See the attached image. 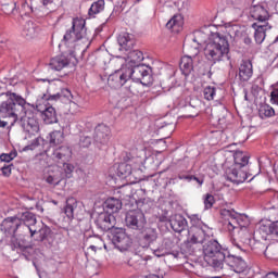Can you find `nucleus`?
Instances as JSON below:
<instances>
[{
  "label": "nucleus",
  "mask_w": 278,
  "mask_h": 278,
  "mask_svg": "<svg viewBox=\"0 0 278 278\" xmlns=\"http://www.w3.org/2000/svg\"><path fill=\"white\" fill-rule=\"evenodd\" d=\"M131 164L129 163H121L116 168V175L121 179H127L129 175H131Z\"/></svg>",
  "instance_id": "obj_33"
},
{
  "label": "nucleus",
  "mask_w": 278,
  "mask_h": 278,
  "mask_svg": "<svg viewBox=\"0 0 278 278\" xmlns=\"http://www.w3.org/2000/svg\"><path fill=\"white\" fill-rule=\"evenodd\" d=\"M73 99V93L68 89H62L60 92L54 94L43 93L41 96L42 101H71Z\"/></svg>",
  "instance_id": "obj_24"
},
{
  "label": "nucleus",
  "mask_w": 278,
  "mask_h": 278,
  "mask_svg": "<svg viewBox=\"0 0 278 278\" xmlns=\"http://www.w3.org/2000/svg\"><path fill=\"white\" fill-rule=\"evenodd\" d=\"M128 60H130L132 64H140V62L144 60V54L140 50H130L128 52Z\"/></svg>",
  "instance_id": "obj_37"
},
{
  "label": "nucleus",
  "mask_w": 278,
  "mask_h": 278,
  "mask_svg": "<svg viewBox=\"0 0 278 278\" xmlns=\"http://www.w3.org/2000/svg\"><path fill=\"white\" fill-rule=\"evenodd\" d=\"M46 181L47 184H50V186H58L60 184V179L51 175L46 178Z\"/></svg>",
  "instance_id": "obj_50"
},
{
  "label": "nucleus",
  "mask_w": 278,
  "mask_h": 278,
  "mask_svg": "<svg viewBox=\"0 0 278 278\" xmlns=\"http://www.w3.org/2000/svg\"><path fill=\"white\" fill-rule=\"evenodd\" d=\"M253 77V62L249 59L242 60L239 65V79L241 83L249 81Z\"/></svg>",
  "instance_id": "obj_19"
},
{
  "label": "nucleus",
  "mask_w": 278,
  "mask_h": 278,
  "mask_svg": "<svg viewBox=\"0 0 278 278\" xmlns=\"http://www.w3.org/2000/svg\"><path fill=\"white\" fill-rule=\"evenodd\" d=\"M178 179L184 180V181H192V175L178 173Z\"/></svg>",
  "instance_id": "obj_52"
},
{
  "label": "nucleus",
  "mask_w": 278,
  "mask_h": 278,
  "mask_svg": "<svg viewBox=\"0 0 278 278\" xmlns=\"http://www.w3.org/2000/svg\"><path fill=\"white\" fill-rule=\"evenodd\" d=\"M217 90H218V88H216L214 86H206L203 90L204 99L206 101H214V99H216Z\"/></svg>",
  "instance_id": "obj_39"
},
{
  "label": "nucleus",
  "mask_w": 278,
  "mask_h": 278,
  "mask_svg": "<svg viewBox=\"0 0 278 278\" xmlns=\"http://www.w3.org/2000/svg\"><path fill=\"white\" fill-rule=\"evenodd\" d=\"M96 227L100 229V231H112V229H116V217L109 213H100L94 220Z\"/></svg>",
  "instance_id": "obj_14"
},
{
  "label": "nucleus",
  "mask_w": 278,
  "mask_h": 278,
  "mask_svg": "<svg viewBox=\"0 0 278 278\" xmlns=\"http://www.w3.org/2000/svg\"><path fill=\"white\" fill-rule=\"evenodd\" d=\"M249 244H251V230L249 228L237 229V240L232 239V253L233 251L247 253L249 251Z\"/></svg>",
  "instance_id": "obj_10"
},
{
  "label": "nucleus",
  "mask_w": 278,
  "mask_h": 278,
  "mask_svg": "<svg viewBox=\"0 0 278 278\" xmlns=\"http://www.w3.org/2000/svg\"><path fill=\"white\" fill-rule=\"evenodd\" d=\"M63 164V168L65 170V175L67 178H71V175H73V170H75V166L71 163H61Z\"/></svg>",
  "instance_id": "obj_47"
},
{
  "label": "nucleus",
  "mask_w": 278,
  "mask_h": 278,
  "mask_svg": "<svg viewBox=\"0 0 278 278\" xmlns=\"http://www.w3.org/2000/svg\"><path fill=\"white\" fill-rule=\"evenodd\" d=\"M264 255L268 260H278V242L267 245L264 250Z\"/></svg>",
  "instance_id": "obj_35"
},
{
  "label": "nucleus",
  "mask_w": 278,
  "mask_h": 278,
  "mask_svg": "<svg viewBox=\"0 0 278 278\" xmlns=\"http://www.w3.org/2000/svg\"><path fill=\"white\" fill-rule=\"evenodd\" d=\"M77 210V199L68 198L64 207V214L67 218H75V211Z\"/></svg>",
  "instance_id": "obj_32"
},
{
  "label": "nucleus",
  "mask_w": 278,
  "mask_h": 278,
  "mask_svg": "<svg viewBox=\"0 0 278 278\" xmlns=\"http://www.w3.org/2000/svg\"><path fill=\"white\" fill-rule=\"evenodd\" d=\"M154 255H155L156 257H163V255H164V250H160V249L154 250Z\"/></svg>",
  "instance_id": "obj_56"
},
{
  "label": "nucleus",
  "mask_w": 278,
  "mask_h": 278,
  "mask_svg": "<svg viewBox=\"0 0 278 278\" xmlns=\"http://www.w3.org/2000/svg\"><path fill=\"white\" fill-rule=\"evenodd\" d=\"M16 155H18V152H16V150H13L10 153H2L0 155V160L1 162H5L7 164H10V162H12V160H14Z\"/></svg>",
  "instance_id": "obj_43"
},
{
  "label": "nucleus",
  "mask_w": 278,
  "mask_h": 278,
  "mask_svg": "<svg viewBox=\"0 0 278 278\" xmlns=\"http://www.w3.org/2000/svg\"><path fill=\"white\" fill-rule=\"evenodd\" d=\"M38 81H49V79H39Z\"/></svg>",
  "instance_id": "obj_64"
},
{
  "label": "nucleus",
  "mask_w": 278,
  "mask_h": 278,
  "mask_svg": "<svg viewBox=\"0 0 278 278\" xmlns=\"http://www.w3.org/2000/svg\"><path fill=\"white\" fill-rule=\"evenodd\" d=\"M131 160H134V157L131 156V153L125 152L124 162L122 164H129V162H131Z\"/></svg>",
  "instance_id": "obj_53"
},
{
  "label": "nucleus",
  "mask_w": 278,
  "mask_h": 278,
  "mask_svg": "<svg viewBox=\"0 0 278 278\" xmlns=\"http://www.w3.org/2000/svg\"><path fill=\"white\" fill-rule=\"evenodd\" d=\"M50 147H58V144H62L64 142V131L62 130H54L50 132Z\"/></svg>",
  "instance_id": "obj_34"
},
{
  "label": "nucleus",
  "mask_w": 278,
  "mask_h": 278,
  "mask_svg": "<svg viewBox=\"0 0 278 278\" xmlns=\"http://www.w3.org/2000/svg\"><path fill=\"white\" fill-rule=\"evenodd\" d=\"M40 142H45L41 137H36L28 146L23 148V151H34L40 147Z\"/></svg>",
  "instance_id": "obj_40"
},
{
  "label": "nucleus",
  "mask_w": 278,
  "mask_h": 278,
  "mask_svg": "<svg viewBox=\"0 0 278 278\" xmlns=\"http://www.w3.org/2000/svg\"><path fill=\"white\" fill-rule=\"evenodd\" d=\"M41 116L46 125H53L58 123V113L53 106H48L41 112Z\"/></svg>",
  "instance_id": "obj_28"
},
{
  "label": "nucleus",
  "mask_w": 278,
  "mask_h": 278,
  "mask_svg": "<svg viewBox=\"0 0 278 278\" xmlns=\"http://www.w3.org/2000/svg\"><path fill=\"white\" fill-rule=\"evenodd\" d=\"M104 214H116L123 208V202L116 198H109L103 203Z\"/></svg>",
  "instance_id": "obj_25"
},
{
  "label": "nucleus",
  "mask_w": 278,
  "mask_h": 278,
  "mask_svg": "<svg viewBox=\"0 0 278 278\" xmlns=\"http://www.w3.org/2000/svg\"><path fill=\"white\" fill-rule=\"evenodd\" d=\"M136 238L142 249H149V247L157 240V230L155 228H147L143 230L142 228L137 232Z\"/></svg>",
  "instance_id": "obj_12"
},
{
  "label": "nucleus",
  "mask_w": 278,
  "mask_h": 278,
  "mask_svg": "<svg viewBox=\"0 0 278 278\" xmlns=\"http://www.w3.org/2000/svg\"><path fill=\"white\" fill-rule=\"evenodd\" d=\"M43 5H49V3H53V0H41Z\"/></svg>",
  "instance_id": "obj_61"
},
{
  "label": "nucleus",
  "mask_w": 278,
  "mask_h": 278,
  "mask_svg": "<svg viewBox=\"0 0 278 278\" xmlns=\"http://www.w3.org/2000/svg\"><path fill=\"white\" fill-rule=\"evenodd\" d=\"M38 34H40V26L38 24L31 21L24 24L22 36L26 38V40H34V38H38Z\"/></svg>",
  "instance_id": "obj_21"
},
{
  "label": "nucleus",
  "mask_w": 278,
  "mask_h": 278,
  "mask_svg": "<svg viewBox=\"0 0 278 278\" xmlns=\"http://www.w3.org/2000/svg\"><path fill=\"white\" fill-rule=\"evenodd\" d=\"M252 29H254V40L256 45H262L264 40H266V31L269 29H273V26L270 24L265 23V24H260V23H253L252 24Z\"/></svg>",
  "instance_id": "obj_20"
},
{
  "label": "nucleus",
  "mask_w": 278,
  "mask_h": 278,
  "mask_svg": "<svg viewBox=\"0 0 278 278\" xmlns=\"http://www.w3.org/2000/svg\"><path fill=\"white\" fill-rule=\"evenodd\" d=\"M270 102L274 105H278V83L276 85H274V89L270 92Z\"/></svg>",
  "instance_id": "obj_46"
},
{
  "label": "nucleus",
  "mask_w": 278,
  "mask_h": 278,
  "mask_svg": "<svg viewBox=\"0 0 278 278\" xmlns=\"http://www.w3.org/2000/svg\"><path fill=\"white\" fill-rule=\"evenodd\" d=\"M167 29H172L175 34L181 31V27H184V17L181 15H174L167 23Z\"/></svg>",
  "instance_id": "obj_29"
},
{
  "label": "nucleus",
  "mask_w": 278,
  "mask_h": 278,
  "mask_svg": "<svg viewBox=\"0 0 278 278\" xmlns=\"http://www.w3.org/2000/svg\"><path fill=\"white\" fill-rule=\"evenodd\" d=\"M132 7H134L132 0H122V3L116 8L119 12H125V10L127 12L128 10H131Z\"/></svg>",
  "instance_id": "obj_44"
},
{
  "label": "nucleus",
  "mask_w": 278,
  "mask_h": 278,
  "mask_svg": "<svg viewBox=\"0 0 278 278\" xmlns=\"http://www.w3.org/2000/svg\"><path fill=\"white\" fill-rule=\"evenodd\" d=\"M160 223H170V217L168 216V211H165L161 215H159Z\"/></svg>",
  "instance_id": "obj_49"
},
{
  "label": "nucleus",
  "mask_w": 278,
  "mask_h": 278,
  "mask_svg": "<svg viewBox=\"0 0 278 278\" xmlns=\"http://www.w3.org/2000/svg\"><path fill=\"white\" fill-rule=\"evenodd\" d=\"M77 62V58L75 56V51L70 50L68 55L66 54H60L50 60L49 66L52 71H62L63 68H66L71 62Z\"/></svg>",
  "instance_id": "obj_11"
},
{
  "label": "nucleus",
  "mask_w": 278,
  "mask_h": 278,
  "mask_svg": "<svg viewBox=\"0 0 278 278\" xmlns=\"http://www.w3.org/2000/svg\"><path fill=\"white\" fill-rule=\"evenodd\" d=\"M220 216L226 223V229H228L229 233H233V231L238 229H249L251 225V219L245 214H240L235 210L222 208Z\"/></svg>",
  "instance_id": "obj_7"
},
{
  "label": "nucleus",
  "mask_w": 278,
  "mask_h": 278,
  "mask_svg": "<svg viewBox=\"0 0 278 278\" xmlns=\"http://www.w3.org/2000/svg\"><path fill=\"white\" fill-rule=\"evenodd\" d=\"M146 203H147V199L139 200V201L137 202V204L139 205V207H144Z\"/></svg>",
  "instance_id": "obj_59"
},
{
  "label": "nucleus",
  "mask_w": 278,
  "mask_h": 278,
  "mask_svg": "<svg viewBox=\"0 0 278 278\" xmlns=\"http://www.w3.org/2000/svg\"><path fill=\"white\" fill-rule=\"evenodd\" d=\"M193 42H197L199 47H204V55L208 62L216 64L217 62H225V60H231L229 55V34L211 33L207 37L205 33L198 30L194 34Z\"/></svg>",
  "instance_id": "obj_4"
},
{
  "label": "nucleus",
  "mask_w": 278,
  "mask_h": 278,
  "mask_svg": "<svg viewBox=\"0 0 278 278\" xmlns=\"http://www.w3.org/2000/svg\"><path fill=\"white\" fill-rule=\"evenodd\" d=\"M36 236H38L36 238V240H38V242H45V240H47V238H49V236H51V228L49 226L45 225L40 229H37Z\"/></svg>",
  "instance_id": "obj_38"
},
{
  "label": "nucleus",
  "mask_w": 278,
  "mask_h": 278,
  "mask_svg": "<svg viewBox=\"0 0 278 278\" xmlns=\"http://www.w3.org/2000/svg\"><path fill=\"white\" fill-rule=\"evenodd\" d=\"M80 39L77 38V35L75 34V30L73 27L66 30L65 35L63 36V39L61 41V45L64 47H70V45L74 46L75 42L79 41Z\"/></svg>",
  "instance_id": "obj_31"
},
{
  "label": "nucleus",
  "mask_w": 278,
  "mask_h": 278,
  "mask_svg": "<svg viewBox=\"0 0 278 278\" xmlns=\"http://www.w3.org/2000/svg\"><path fill=\"white\" fill-rule=\"evenodd\" d=\"M79 144L83 147V149H88V147L92 144V137L88 135L80 136Z\"/></svg>",
  "instance_id": "obj_45"
},
{
  "label": "nucleus",
  "mask_w": 278,
  "mask_h": 278,
  "mask_svg": "<svg viewBox=\"0 0 278 278\" xmlns=\"http://www.w3.org/2000/svg\"><path fill=\"white\" fill-rule=\"evenodd\" d=\"M117 42L124 51H131L134 45H136V39H134V35L129 33H122L117 37Z\"/></svg>",
  "instance_id": "obj_26"
},
{
  "label": "nucleus",
  "mask_w": 278,
  "mask_h": 278,
  "mask_svg": "<svg viewBox=\"0 0 278 278\" xmlns=\"http://www.w3.org/2000/svg\"><path fill=\"white\" fill-rule=\"evenodd\" d=\"M72 29L74 30V34H76L78 40H88V38H90V33H88L86 20H84V17H74L72 21Z\"/></svg>",
  "instance_id": "obj_16"
},
{
  "label": "nucleus",
  "mask_w": 278,
  "mask_h": 278,
  "mask_svg": "<svg viewBox=\"0 0 278 278\" xmlns=\"http://www.w3.org/2000/svg\"><path fill=\"white\" fill-rule=\"evenodd\" d=\"M250 15L252 16V18H254V21H258L257 23L261 25L268 23L266 21L270 18L268 10H266V8H264V5L262 4L252 5V8L250 9Z\"/></svg>",
  "instance_id": "obj_17"
},
{
  "label": "nucleus",
  "mask_w": 278,
  "mask_h": 278,
  "mask_svg": "<svg viewBox=\"0 0 278 278\" xmlns=\"http://www.w3.org/2000/svg\"><path fill=\"white\" fill-rule=\"evenodd\" d=\"M125 223L128 229H132V231H136V233H138L139 231H142V229H144V224L147 223V219H144V213H142V211L135 210L126 213Z\"/></svg>",
  "instance_id": "obj_9"
},
{
  "label": "nucleus",
  "mask_w": 278,
  "mask_h": 278,
  "mask_svg": "<svg viewBox=\"0 0 278 278\" xmlns=\"http://www.w3.org/2000/svg\"><path fill=\"white\" fill-rule=\"evenodd\" d=\"M112 138V129L105 124H99L94 128L93 140L99 144H108Z\"/></svg>",
  "instance_id": "obj_15"
},
{
  "label": "nucleus",
  "mask_w": 278,
  "mask_h": 278,
  "mask_svg": "<svg viewBox=\"0 0 278 278\" xmlns=\"http://www.w3.org/2000/svg\"><path fill=\"white\" fill-rule=\"evenodd\" d=\"M108 236L112 244H114L115 249L121 251V253H125V251H129V249L134 247V239L124 228L112 229Z\"/></svg>",
  "instance_id": "obj_8"
},
{
  "label": "nucleus",
  "mask_w": 278,
  "mask_h": 278,
  "mask_svg": "<svg viewBox=\"0 0 278 278\" xmlns=\"http://www.w3.org/2000/svg\"><path fill=\"white\" fill-rule=\"evenodd\" d=\"M179 68L185 77H189L192 71H194V61L192 60V56H182L179 62Z\"/></svg>",
  "instance_id": "obj_27"
},
{
  "label": "nucleus",
  "mask_w": 278,
  "mask_h": 278,
  "mask_svg": "<svg viewBox=\"0 0 278 278\" xmlns=\"http://www.w3.org/2000/svg\"><path fill=\"white\" fill-rule=\"evenodd\" d=\"M258 116L263 119L270 118V117L275 116V109H273V106H270L268 104H263L260 106Z\"/></svg>",
  "instance_id": "obj_36"
},
{
  "label": "nucleus",
  "mask_w": 278,
  "mask_h": 278,
  "mask_svg": "<svg viewBox=\"0 0 278 278\" xmlns=\"http://www.w3.org/2000/svg\"><path fill=\"white\" fill-rule=\"evenodd\" d=\"M12 166L14 165H4L3 167H1V172L4 177H10V175H12Z\"/></svg>",
  "instance_id": "obj_48"
},
{
  "label": "nucleus",
  "mask_w": 278,
  "mask_h": 278,
  "mask_svg": "<svg viewBox=\"0 0 278 278\" xmlns=\"http://www.w3.org/2000/svg\"><path fill=\"white\" fill-rule=\"evenodd\" d=\"M164 245L166 247V249H173L175 247V242H173V240L170 239H164Z\"/></svg>",
  "instance_id": "obj_54"
},
{
  "label": "nucleus",
  "mask_w": 278,
  "mask_h": 278,
  "mask_svg": "<svg viewBox=\"0 0 278 278\" xmlns=\"http://www.w3.org/2000/svg\"><path fill=\"white\" fill-rule=\"evenodd\" d=\"M192 226L188 232V238L186 243L191 244H203V253L205 257L212 260L214 268H223L225 264V258L229 255V250H225L220 247L218 241L211 239L210 233H212V228L201 219H192Z\"/></svg>",
  "instance_id": "obj_3"
},
{
  "label": "nucleus",
  "mask_w": 278,
  "mask_h": 278,
  "mask_svg": "<svg viewBox=\"0 0 278 278\" xmlns=\"http://www.w3.org/2000/svg\"><path fill=\"white\" fill-rule=\"evenodd\" d=\"M192 180L193 181H197V184H199V186H203V179H200L199 177H197V176H192Z\"/></svg>",
  "instance_id": "obj_58"
},
{
  "label": "nucleus",
  "mask_w": 278,
  "mask_h": 278,
  "mask_svg": "<svg viewBox=\"0 0 278 278\" xmlns=\"http://www.w3.org/2000/svg\"><path fill=\"white\" fill-rule=\"evenodd\" d=\"M129 79L142 84V86H151L153 84V70L144 64H138L131 68L116 70L109 75L108 85L110 88H123Z\"/></svg>",
  "instance_id": "obj_5"
},
{
  "label": "nucleus",
  "mask_w": 278,
  "mask_h": 278,
  "mask_svg": "<svg viewBox=\"0 0 278 278\" xmlns=\"http://www.w3.org/2000/svg\"><path fill=\"white\" fill-rule=\"evenodd\" d=\"M274 236H276V238H278V220L274 222Z\"/></svg>",
  "instance_id": "obj_57"
},
{
  "label": "nucleus",
  "mask_w": 278,
  "mask_h": 278,
  "mask_svg": "<svg viewBox=\"0 0 278 278\" xmlns=\"http://www.w3.org/2000/svg\"><path fill=\"white\" fill-rule=\"evenodd\" d=\"M37 224L36 214L25 211L4 218L0 225L5 238H10L9 247L11 250L24 255L25 260H29L34 255V245L27 241V238L36 236L38 232Z\"/></svg>",
  "instance_id": "obj_1"
},
{
  "label": "nucleus",
  "mask_w": 278,
  "mask_h": 278,
  "mask_svg": "<svg viewBox=\"0 0 278 278\" xmlns=\"http://www.w3.org/2000/svg\"><path fill=\"white\" fill-rule=\"evenodd\" d=\"M1 10L4 14H8V15L18 12V10H16V2L4 3L2 4Z\"/></svg>",
  "instance_id": "obj_41"
},
{
  "label": "nucleus",
  "mask_w": 278,
  "mask_h": 278,
  "mask_svg": "<svg viewBox=\"0 0 278 278\" xmlns=\"http://www.w3.org/2000/svg\"><path fill=\"white\" fill-rule=\"evenodd\" d=\"M214 203H216L214 195L211 193H206L204 195V210H212V207H214Z\"/></svg>",
  "instance_id": "obj_42"
},
{
  "label": "nucleus",
  "mask_w": 278,
  "mask_h": 278,
  "mask_svg": "<svg viewBox=\"0 0 278 278\" xmlns=\"http://www.w3.org/2000/svg\"><path fill=\"white\" fill-rule=\"evenodd\" d=\"M274 226L275 222H261L255 235L261 236L262 240H268V236H275Z\"/></svg>",
  "instance_id": "obj_23"
},
{
  "label": "nucleus",
  "mask_w": 278,
  "mask_h": 278,
  "mask_svg": "<svg viewBox=\"0 0 278 278\" xmlns=\"http://www.w3.org/2000/svg\"><path fill=\"white\" fill-rule=\"evenodd\" d=\"M249 153L244 151L237 150L233 153V164L225 167V177L228 181L232 184H244L249 179V173H247V167L249 166Z\"/></svg>",
  "instance_id": "obj_6"
},
{
  "label": "nucleus",
  "mask_w": 278,
  "mask_h": 278,
  "mask_svg": "<svg viewBox=\"0 0 278 278\" xmlns=\"http://www.w3.org/2000/svg\"><path fill=\"white\" fill-rule=\"evenodd\" d=\"M73 157V151L68 146H61L53 150L52 160L58 164H64L68 162Z\"/></svg>",
  "instance_id": "obj_18"
},
{
  "label": "nucleus",
  "mask_w": 278,
  "mask_h": 278,
  "mask_svg": "<svg viewBox=\"0 0 278 278\" xmlns=\"http://www.w3.org/2000/svg\"><path fill=\"white\" fill-rule=\"evenodd\" d=\"M169 225L176 233H181L188 227V219L181 214H175L170 217Z\"/></svg>",
  "instance_id": "obj_22"
},
{
  "label": "nucleus",
  "mask_w": 278,
  "mask_h": 278,
  "mask_svg": "<svg viewBox=\"0 0 278 278\" xmlns=\"http://www.w3.org/2000/svg\"><path fill=\"white\" fill-rule=\"evenodd\" d=\"M224 264L230 266L231 269L238 274L244 273L247 268H249L247 262L242 258V256H238L237 254H233L230 251H228V254H226Z\"/></svg>",
  "instance_id": "obj_13"
},
{
  "label": "nucleus",
  "mask_w": 278,
  "mask_h": 278,
  "mask_svg": "<svg viewBox=\"0 0 278 278\" xmlns=\"http://www.w3.org/2000/svg\"><path fill=\"white\" fill-rule=\"evenodd\" d=\"M8 127V122L0 119V128L5 129Z\"/></svg>",
  "instance_id": "obj_60"
},
{
  "label": "nucleus",
  "mask_w": 278,
  "mask_h": 278,
  "mask_svg": "<svg viewBox=\"0 0 278 278\" xmlns=\"http://www.w3.org/2000/svg\"><path fill=\"white\" fill-rule=\"evenodd\" d=\"M103 10H105V0H94L89 8L88 14L94 18L97 14H101Z\"/></svg>",
  "instance_id": "obj_30"
},
{
  "label": "nucleus",
  "mask_w": 278,
  "mask_h": 278,
  "mask_svg": "<svg viewBox=\"0 0 278 278\" xmlns=\"http://www.w3.org/2000/svg\"><path fill=\"white\" fill-rule=\"evenodd\" d=\"M89 249H91L92 251H97V248L94 245H90Z\"/></svg>",
  "instance_id": "obj_62"
},
{
  "label": "nucleus",
  "mask_w": 278,
  "mask_h": 278,
  "mask_svg": "<svg viewBox=\"0 0 278 278\" xmlns=\"http://www.w3.org/2000/svg\"><path fill=\"white\" fill-rule=\"evenodd\" d=\"M243 42H244V45H247L248 47H251V45H253V39H251V37H249V36H245V37L243 38Z\"/></svg>",
  "instance_id": "obj_55"
},
{
  "label": "nucleus",
  "mask_w": 278,
  "mask_h": 278,
  "mask_svg": "<svg viewBox=\"0 0 278 278\" xmlns=\"http://www.w3.org/2000/svg\"><path fill=\"white\" fill-rule=\"evenodd\" d=\"M7 100L0 103V118H12L11 125H18L27 134L26 138H31V136H36L38 131H40V125H38V121L34 117H29L27 112H29V108L31 104L23 98V96L7 91L5 93Z\"/></svg>",
  "instance_id": "obj_2"
},
{
  "label": "nucleus",
  "mask_w": 278,
  "mask_h": 278,
  "mask_svg": "<svg viewBox=\"0 0 278 278\" xmlns=\"http://www.w3.org/2000/svg\"><path fill=\"white\" fill-rule=\"evenodd\" d=\"M52 203H53L54 205H58V201H55V200H53Z\"/></svg>",
  "instance_id": "obj_63"
},
{
  "label": "nucleus",
  "mask_w": 278,
  "mask_h": 278,
  "mask_svg": "<svg viewBox=\"0 0 278 278\" xmlns=\"http://www.w3.org/2000/svg\"><path fill=\"white\" fill-rule=\"evenodd\" d=\"M20 12L22 14H29V12H31V8H29V4H27V2H22Z\"/></svg>",
  "instance_id": "obj_51"
}]
</instances>
